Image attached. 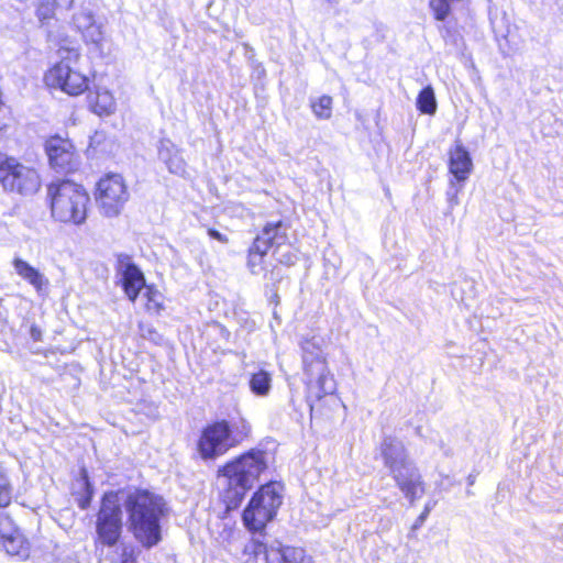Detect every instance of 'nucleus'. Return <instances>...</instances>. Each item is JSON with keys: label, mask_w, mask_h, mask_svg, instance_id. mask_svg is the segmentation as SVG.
<instances>
[{"label": "nucleus", "mask_w": 563, "mask_h": 563, "mask_svg": "<svg viewBox=\"0 0 563 563\" xmlns=\"http://www.w3.org/2000/svg\"><path fill=\"white\" fill-rule=\"evenodd\" d=\"M44 74V82L47 87L59 89L64 93L77 97L88 91L91 78L80 67V53L78 49H67Z\"/></svg>", "instance_id": "9"}, {"label": "nucleus", "mask_w": 563, "mask_h": 563, "mask_svg": "<svg viewBox=\"0 0 563 563\" xmlns=\"http://www.w3.org/2000/svg\"><path fill=\"white\" fill-rule=\"evenodd\" d=\"M165 164L168 170L173 174L184 176L187 173L186 161L178 153V151L175 153H169L168 157L165 159Z\"/></svg>", "instance_id": "30"}, {"label": "nucleus", "mask_w": 563, "mask_h": 563, "mask_svg": "<svg viewBox=\"0 0 563 563\" xmlns=\"http://www.w3.org/2000/svg\"><path fill=\"white\" fill-rule=\"evenodd\" d=\"M139 551L134 547H124L118 563H137Z\"/></svg>", "instance_id": "32"}, {"label": "nucleus", "mask_w": 563, "mask_h": 563, "mask_svg": "<svg viewBox=\"0 0 563 563\" xmlns=\"http://www.w3.org/2000/svg\"><path fill=\"white\" fill-rule=\"evenodd\" d=\"M128 527L134 539L145 549L162 541L161 521L168 515L167 503L154 490L136 487L123 500Z\"/></svg>", "instance_id": "2"}, {"label": "nucleus", "mask_w": 563, "mask_h": 563, "mask_svg": "<svg viewBox=\"0 0 563 563\" xmlns=\"http://www.w3.org/2000/svg\"><path fill=\"white\" fill-rule=\"evenodd\" d=\"M123 512L119 492H104L96 512L93 545L96 549L114 548L123 538Z\"/></svg>", "instance_id": "8"}, {"label": "nucleus", "mask_w": 563, "mask_h": 563, "mask_svg": "<svg viewBox=\"0 0 563 563\" xmlns=\"http://www.w3.org/2000/svg\"><path fill=\"white\" fill-rule=\"evenodd\" d=\"M290 227L291 224L287 220L268 221L263 225L247 249L246 266L251 274L264 273V277L269 278L274 285L282 282V277L275 275L274 271L266 269V256L269 250L273 249L276 252L289 243L288 230Z\"/></svg>", "instance_id": "6"}, {"label": "nucleus", "mask_w": 563, "mask_h": 563, "mask_svg": "<svg viewBox=\"0 0 563 563\" xmlns=\"http://www.w3.org/2000/svg\"><path fill=\"white\" fill-rule=\"evenodd\" d=\"M252 552L265 563H313L312 558L301 547L287 545L280 542L266 543L254 541Z\"/></svg>", "instance_id": "12"}, {"label": "nucleus", "mask_w": 563, "mask_h": 563, "mask_svg": "<svg viewBox=\"0 0 563 563\" xmlns=\"http://www.w3.org/2000/svg\"><path fill=\"white\" fill-rule=\"evenodd\" d=\"M389 473L399 490L410 501L424 494V482L419 470L407 459L399 457L396 465L389 468Z\"/></svg>", "instance_id": "14"}, {"label": "nucleus", "mask_w": 563, "mask_h": 563, "mask_svg": "<svg viewBox=\"0 0 563 563\" xmlns=\"http://www.w3.org/2000/svg\"><path fill=\"white\" fill-rule=\"evenodd\" d=\"M283 492L284 485L277 481L266 482L256 488L242 511V521L247 531H265L283 504Z\"/></svg>", "instance_id": "7"}, {"label": "nucleus", "mask_w": 563, "mask_h": 563, "mask_svg": "<svg viewBox=\"0 0 563 563\" xmlns=\"http://www.w3.org/2000/svg\"><path fill=\"white\" fill-rule=\"evenodd\" d=\"M118 147V142L107 130H96L89 137L86 154L89 157H102L111 155Z\"/></svg>", "instance_id": "19"}, {"label": "nucleus", "mask_w": 563, "mask_h": 563, "mask_svg": "<svg viewBox=\"0 0 563 563\" xmlns=\"http://www.w3.org/2000/svg\"><path fill=\"white\" fill-rule=\"evenodd\" d=\"M207 234L213 239V240H217L219 241L220 243L222 244H227L229 243V238L225 235V234H222L221 232H219L217 229L214 228H208L207 229Z\"/></svg>", "instance_id": "34"}, {"label": "nucleus", "mask_w": 563, "mask_h": 563, "mask_svg": "<svg viewBox=\"0 0 563 563\" xmlns=\"http://www.w3.org/2000/svg\"><path fill=\"white\" fill-rule=\"evenodd\" d=\"M252 427L244 417L214 419L201 427L196 452L202 461H216L251 438Z\"/></svg>", "instance_id": "3"}, {"label": "nucleus", "mask_w": 563, "mask_h": 563, "mask_svg": "<svg viewBox=\"0 0 563 563\" xmlns=\"http://www.w3.org/2000/svg\"><path fill=\"white\" fill-rule=\"evenodd\" d=\"M399 451L404 453L405 449L396 441V439L391 437H385L382 440L379 445V452L383 457L384 465L388 470L398 463Z\"/></svg>", "instance_id": "24"}, {"label": "nucleus", "mask_w": 563, "mask_h": 563, "mask_svg": "<svg viewBox=\"0 0 563 563\" xmlns=\"http://www.w3.org/2000/svg\"><path fill=\"white\" fill-rule=\"evenodd\" d=\"M46 203L55 221L80 225L88 216L90 196L86 188L70 179H56L46 185Z\"/></svg>", "instance_id": "4"}, {"label": "nucleus", "mask_w": 563, "mask_h": 563, "mask_svg": "<svg viewBox=\"0 0 563 563\" xmlns=\"http://www.w3.org/2000/svg\"><path fill=\"white\" fill-rule=\"evenodd\" d=\"M147 332H148V334L156 333L155 329H152V328L148 329Z\"/></svg>", "instance_id": "37"}, {"label": "nucleus", "mask_w": 563, "mask_h": 563, "mask_svg": "<svg viewBox=\"0 0 563 563\" xmlns=\"http://www.w3.org/2000/svg\"><path fill=\"white\" fill-rule=\"evenodd\" d=\"M74 0H51L43 1L40 3L37 11L40 12L41 20L48 19L55 14V12L60 10H68L73 7Z\"/></svg>", "instance_id": "27"}, {"label": "nucleus", "mask_w": 563, "mask_h": 563, "mask_svg": "<svg viewBox=\"0 0 563 563\" xmlns=\"http://www.w3.org/2000/svg\"><path fill=\"white\" fill-rule=\"evenodd\" d=\"M13 500V485L5 470L0 467V508H7Z\"/></svg>", "instance_id": "28"}, {"label": "nucleus", "mask_w": 563, "mask_h": 563, "mask_svg": "<svg viewBox=\"0 0 563 563\" xmlns=\"http://www.w3.org/2000/svg\"><path fill=\"white\" fill-rule=\"evenodd\" d=\"M124 260L125 262L118 271L120 274L119 285L129 301L134 303L147 284L139 266L131 262L129 256H124Z\"/></svg>", "instance_id": "16"}, {"label": "nucleus", "mask_w": 563, "mask_h": 563, "mask_svg": "<svg viewBox=\"0 0 563 563\" xmlns=\"http://www.w3.org/2000/svg\"><path fill=\"white\" fill-rule=\"evenodd\" d=\"M449 161L448 167L449 172L453 175V177L460 181L464 183L471 175L473 170V161L470 155V152L466 147L457 141L450 150H449Z\"/></svg>", "instance_id": "17"}, {"label": "nucleus", "mask_w": 563, "mask_h": 563, "mask_svg": "<svg viewBox=\"0 0 563 563\" xmlns=\"http://www.w3.org/2000/svg\"><path fill=\"white\" fill-rule=\"evenodd\" d=\"M87 103L91 112L99 117L109 115L115 110V100L111 91L104 88H95L87 95Z\"/></svg>", "instance_id": "21"}, {"label": "nucleus", "mask_w": 563, "mask_h": 563, "mask_svg": "<svg viewBox=\"0 0 563 563\" xmlns=\"http://www.w3.org/2000/svg\"><path fill=\"white\" fill-rule=\"evenodd\" d=\"M0 547L11 558L24 561L30 558L31 544L8 515H0Z\"/></svg>", "instance_id": "15"}, {"label": "nucleus", "mask_w": 563, "mask_h": 563, "mask_svg": "<svg viewBox=\"0 0 563 563\" xmlns=\"http://www.w3.org/2000/svg\"><path fill=\"white\" fill-rule=\"evenodd\" d=\"M48 165L57 173L69 174L77 170L80 155L68 136L53 134L43 143Z\"/></svg>", "instance_id": "11"}, {"label": "nucleus", "mask_w": 563, "mask_h": 563, "mask_svg": "<svg viewBox=\"0 0 563 563\" xmlns=\"http://www.w3.org/2000/svg\"><path fill=\"white\" fill-rule=\"evenodd\" d=\"M140 295L145 314L159 317L166 311V298L156 284H147Z\"/></svg>", "instance_id": "20"}, {"label": "nucleus", "mask_w": 563, "mask_h": 563, "mask_svg": "<svg viewBox=\"0 0 563 563\" xmlns=\"http://www.w3.org/2000/svg\"><path fill=\"white\" fill-rule=\"evenodd\" d=\"M13 265L16 273L32 284H35V269L21 258H14Z\"/></svg>", "instance_id": "31"}, {"label": "nucleus", "mask_w": 563, "mask_h": 563, "mask_svg": "<svg viewBox=\"0 0 563 563\" xmlns=\"http://www.w3.org/2000/svg\"><path fill=\"white\" fill-rule=\"evenodd\" d=\"M428 515H429V508H428V507H426V508L423 509V511H422V512L419 515V517L417 518V520H416V522H415V525H413V529L419 528V527L423 523V521L426 520V518L428 517Z\"/></svg>", "instance_id": "35"}, {"label": "nucleus", "mask_w": 563, "mask_h": 563, "mask_svg": "<svg viewBox=\"0 0 563 563\" xmlns=\"http://www.w3.org/2000/svg\"><path fill=\"white\" fill-rule=\"evenodd\" d=\"M279 262L288 266L295 263L291 255H287L285 260H279Z\"/></svg>", "instance_id": "36"}, {"label": "nucleus", "mask_w": 563, "mask_h": 563, "mask_svg": "<svg viewBox=\"0 0 563 563\" xmlns=\"http://www.w3.org/2000/svg\"><path fill=\"white\" fill-rule=\"evenodd\" d=\"M0 184L10 192L24 194L32 184V168L0 152Z\"/></svg>", "instance_id": "13"}, {"label": "nucleus", "mask_w": 563, "mask_h": 563, "mask_svg": "<svg viewBox=\"0 0 563 563\" xmlns=\"http://www.w3.org/2000/svg\"><path fill=\"white\" fill-rule=\"evenodd\" d=\"M95 200L106 217H117L129 200L128 186L120 174L108 173L96 184Z\"/></svg>", "instance_id": "10"}, {"label": "nucleus", "mask_w": 563, "mask_h": 563, "mask_svg": "<svg viewBox=\"0 0 563 563\" xmlns=\"http://www.w3.org/2000/svg\"><path fill=\"white\" fill-rule=\"evenodd\" d=\"M251 391L260 397L267 396L272 388V376L265 369H260L251 374L249 379Z\"/></svg>", "instance_id": "25"}, {"label": "nucleus", "mask_w": 563, "mask_h": 563, "mask_svg": "<svg viewBox=\"0 0 563 563\" xmlns=\"http://www.w3.org/2000/svg\"><path fill=\"white\" fill-rule=\"evenodd\" d=\"M76 27L82 36V41L87 45L100 47L106 41L102 25L97 22L90 12H81L75 19Z\"/></svg>", "instance_id": "18"}, {"label": "nucleus", "mask_w": 563, "mask_h": 563, "mask_svg": "<svg viewBox=\"0 0 563 563\" xmlns=\"http://www.w3.org/2000/svg\"><path fill=\"white\" fill-rule=\"evenodd\" d=\"M452 0H429V8L437 21H444L451 14Z\"/></svg>", "instance_id": "29"}, {"label": "nucleus", "mask_w": 563, "mask_h": 563, "mask_svg": "<svg viewBox=\"0 0 563 563\" xmlns=\"http://www.w3.org/2000/svg\"><path fill=\"white\" fill-rule=\"evenodd\" d=\"M269 467L268 453L260 448H251L227 460L216 471L217 479H223L217 489L220 518L240 508L247 492L260 482Z\"/></svg>", "instance_id": "1"}, {"label": "nucleus", "mask_w": 563, "mask_h": 563, "mask_svg": "<svg viewBox=\"0 0 563 563\" xmlns=\"http://www.w3.org/2000/svg\"><path fill=\"white\" fill-rule=\"evenodd\" d=\"M71 495L81 510L90 507L93 498V487L85 468H81L79 475L75 478Z\"/></svg>", "instance_id": "22"}, {"label": "nucleus", "mask_w": 563, "mask_h": 563, "mask_svg": "<svg viewBox=\"0 0 563 563\" xmlns=\"http://www.w3.org/2000/svg\"><path fill=\"white\" fill-rule=\"evenodd\" d=\"M416 108L421 114H435L438 110V102L434 89L431 85H427L418 92L416 98Z\"/></svg>", "instance_id": "23"}, {"label": "nucleus", "mask_w": 563, "mask_h": 563, "mask_svg": "<svg viewBox=\"0 0 563 563\" xmlns=\"http://www.w3.org/2000/svg\"><path fill=\"white\" fill-rule=\"evenodd\" d=\"M333 98L321 95L310 100V109L318 120H329L332 117Z\"/></svg>", "instance_id": "26"}, {"label": "nucleus", "mask_w": 563, "mask_h": 563, "mask_svg": "<svg viewBox=\"0 0 563 563\" xmlns=\"http://www.w3.org/2000/svg\"><path fill=\"white\" fill-rule=\"evenodd\" d=\"M303 351V373L306 380V397L310 406V412L322 413V399L332 395L335 390V382L331 374L325 355L316 345L312 339H306L301 343Z\"/></svg>", "instance_id": "5"}, {"label": "nucleus", "mask_w": 563, "mask_h": 563, "mask_svg": "<svg viewBox=\"0 0 563 563\" xmlns=\"http://www.w3.org/2000/svg\"><path fill=\"white\" fill-rule=\"evenodd\" d=\"M442 38L446 44L456 45L462 40L456 29L451 26H442Z\"/></svg>", "instance_id": "33"}]
</instances>
